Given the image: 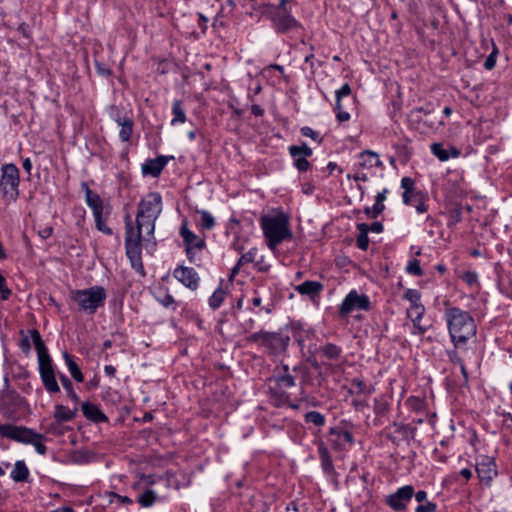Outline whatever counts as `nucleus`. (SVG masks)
Listing matches in <instances>:
<instances>
[{
  "label": "nucleus",
  "mask_w": 512,
  "mask_h": 512,
  "mask_svg": "<svg viewBox=\"0 0 512 512\" xmlns=\"http://www.w3.org/2000/svg\"><path fill=\"white\" fill-rule=\"evenodd\" d=\"M7 438L23 444L33 445L40 455H45L47 452V447L44 444L45 436L25 426L13 425L9 434H7Z\"/></svg>",
  "instance_id": "10"
},
{
  "label": "nucleus",
  "mask_w": 512,
  "mask_h": 512,
  "mask_svg": "<svg viewBox=\"0 0 512 512\" xmlns=\"http://www.w3.org/2000/svg\"><path fill=\"white\" fill-rule=\"evenodd\" d=\"M267 246L274 250L284 240L292 238L289 217L279 212L272 216H263L260 220Z\"/></svg>",
  "instance_id": "4"
},
{
  "label": "nucleus",
  "mask_w": 512,
  "mask_h": 512,
  "mask_svg": "<svg viewBox=\"0 0 512 512\" xmlns=\"http://www.w3.org/2000/svg\"><path fill=\"white\" fill-rule=\"evenodd\" d=\"M199 214L201 215V227L205 230L212 229L215 225L214 217L205 210L200 211Z\"/></svg>",
  "instance_id": "38"
},
{
  "label": "nucleus",
  "mask_w": 512,
  "mask_h": 512,
  "mask_svg": "<svg viewBox=\"0 0 512 512\" xmlns=\"http://www.w3.org/2000/svg\"><path fill=\"white\" fill-rule=\"evenodd\" d=\"M370 308L371 303L367 295L359 294L356 290H351L339 307V315L346 317L354 310L368 311Z\"/></svg>",
  "instance_id": "11"
},
{
  "label": "nucleus",
  "mask_w": 512,
  "mask_h": 512,
  "mask_svg": "<svg viewBox=\"0 0 512 512\" xmlns=\"http://www.w3.org/2000/svg\"><path fill=\"white\" fill-rule=\"evenodd\" d=\"M430 148L431 152L442 162L447 161L450 156L456 158L460 155V151L455 147H451V154H449L441 143H432Z\"/></svg>",
  "instance_id": "24"
},
{
  "label": "nucleus",
  "mask_w": 512,
  "mask_h": 512,
  "mask_svg": "<svg viewBox=\"0 0 512 512\" xmlns=\"http://www.w3.org/2000/svg\"><path fill=\"white\" fill-rule=\"evenodd\" d=\"M81 187L85 192L86 203L91 208L92 212L97 213L103 211L104 206L101 197L90 189L87 182H82Z\"/></svg>",
  "instance_id": "20"
},
{
  "label": "nucleus",
  "mask_w": 512,
  "mask_h": 512,
  "mask_svg": "<svg viewBox=\"0 0 512 512\" xmlns=\"http://www.w3.org/2000/svg\"><path fill=\"white\" fill-rule=\"evenodd\" d=\"M29 469L23 460L16 461L14 468L10 474L15 482H26L29 478Z\"/></svg>",
  "instance_id": "25"
},
{
  "label": "nucleus",
  "mask_w": 512,
  "mask_h": 512,
  "mask_svg": "<svg viewBox=\"0 0 512 512\" xmlns=\"http://www.w3.org/2000/svg\"><path fill=\"white\" fill-rule=\"evenodd\" d=\"M498 54L497 47H494L493 51L488 55L484 61V67L487 70H492L496 65V58Z\"/></svg>",
  "instance_id": "47"
},
{
  "label": "nucleus",
  "mask_w": 512,
  "mask_h": 512,
  "mask_svg": "<svg viewBox=\"0 0 512 512\" xmlns=\"http://www.w3.org/2000/svg\"><path fill=\"white\" fill-rule=\"evenodd\" d=\"M424 313H425V307L421 303L415 304V305H410V307L407 309V317L408 318H413V317L423 318Z\"/></svg>",
  "instance_id": "41"
},
{
  "label": "nucleus",
  "mask_w": 512,
  "mask_h": 512,
  "mask_svg": "<svg viewBox=\"0 0 512 512\" xmlns=\"http://www.w3.org/2000/svg\"><path fill=\"white\" fill-rule=\"evenodd\" d=\"M317 448L323 471L329 475L334 473V465L328 447L324 442L320 441Z\"/></svg>",
  "instance_id": "22"
},
{
  "label": "nucleus",
  "mask_w": 512,
  "mask_h": 512,
  "mask_svg": "<svg viewBox=\"0 0 512 512\" xmlns=\"http://www.w3.org/2000/svg\"><path fill=\"white\" fill-rule=\"evenodd\" d=\"M248 342L258 343L272 354H278L286 350L290 338L276 332L259 331L247 337Z\"/></svg>",
  "instance_id": "9"
},
{
  "label": "nucleus",
  "mask_w": 512,
  "mask_h": 512,
  "mask_svg": "<svg viewBox=\"0 0 512 512\" xmlns=\"http://www.w3.org/2000/svg\"><path fill=\"white\" fill-rule=\"evenodd\" d=\"M77 410V407L74 410H70L61 404H57L55 406L54 418L57 422L71 421L75 417Z\"/></svg>",
  "instance_id": "27"
},
{
  "label": "nucleus",
  "mask_w": 512,
  "mask_h": 512,
  "mask_svg": "<svg viewBox=\"0 0 512 512\" xmlns=\"http://www.w3.org/2000/svg\"><path fill=\"white\" fill-rule=\"evenodd\" d=\"M277 5L271 4L269 2L261 1L255 2L252 5V8L259 12L261 15L271 19L272 14L275 12Z\"/></svg>",
  "instance_id": "31"
},
{
  "label": "nucleus",
  "mask_w": 512,
  "mask_h": 512,
  "mask_svg": "<svg viewBox=\"0 0 512 512\" xmlns=\"http://www.w3.org/2000/svg\"><path fill=\"white\" fill-rule=\"evenodd\" d=\"M63 358L72 378L77 382H83L84 375L81 372L78 364L74 361L73 356H71L68 352H63Z\"/></svg>",
  "instance_id": "26"
},
{
  "label": "nucleus",
  "mask_w": 512,
  "mask_h": 512,
  "mask_svg": "<svg viewBox=\"0 0 512 512\" xmlns=\"http://www.w3.org/2000/svg\"><path fill=\"white\" fill-rule=\"evenodd\" d=\"M95 219L96 229L102 232L105 235H112V229L106 224V219L104 217V210L99 211L97 213H93Z\"/></svg>",
  "instance_id": "32"
},
{
  "label": "nucleus",
  "mask_w": 512,
  "mask_h": 512,
  "mask_svg": "<svg viewBox=\"0 0 512 512\" xmlns=\"http://www.w3.org/2000/svg\"><path fill=\"white\" fill-rule=\"evenodd\" d=\"M352 385L357 388L358 394H366V395L371 394V390H369L367 388L365 382L360 379H353Z\"/></svg>",
  "instance_id": "52"
},
{
  "label": "nucleus",
  "mask_w": 512,
  "mask_h": 512,
  "mask_svg": "<svg viewBox=\"0 0 512 512\" xmlns=\"http://www.w3.org/2000/svg\"><path fill=\"white\" fill-rule=\"evenodd\" d=\"M351 94V87L348 83L342 85L340 89L335 92L336 103H341V99Z\"/></svg>",
  "instance_id": "50"
},
{
  "label": "nucleus",
  "mask_w": 512,
  "mask_h": 512,
  "mask_svg": "<svg viewBox=\"0 0 512 512\" xmlns=\"http://www.w3.org/2000/svg\"><path fill=\"white\" fill-rule=\"evenodd\" d=\"M421 294L416 289H408L404 293V299L410 302V305L420 304Z\"/></svg>",
  "instance_id": "44"
},
{
  "label": "nucleus",
  "mask_w": 512,
  "mask_h": 512,
  "mask_svg": "<svg viewBox=\"0 0 512 512\" xmlns=\"http://www.w3.org/2000/svg\"><path fill=\"white\" fill-rule=\"evenodd\" d=\"M417 210L418 213H424L427 211L426 204L422 201V196L420 195L416 202L413 204Z\"/></svg>",
  "instance_id": "58"
},
{
  "label": "nucleus",
  "mask_w": 512,
  "mask_h": 512,
  "mask_svg": "<svg viewBox=\"0 0 512 512\" xmlns=\"http://www.w3.org/2000/svg\"><path fill=\"white\" fill-rule=\"evenodd\" d=\"M295 0H281L270 21L277 33L287 34L302 29V24L291 14Z\"/></svg>",
  "instance_id": "7"
},
{
  "label": "nucleus",
  "mask_w": 512,
  "mask_h": 512,
  "mask_svg": "<svg viewBox=\"0 0 512 512\" xmlns=\"http://www.w3.org/2000/svg\"><path fill=\"white\" fill-rule=\"evenodd\" d=\"M59 379L61 381V384L63 385V388L67 392L68 398H70L75 404H78L80 402V398L75 393L71 380L64 374H60Z\"/></svg>",
  "instance_id": "33"
},
{
  "label": "nucleus",
  "mask_w": 512,
  "mask_h": 512,
  "mask_svg": "<svg viewBox=\"0 0 512 512\" xmlns=\"http://www.w3.org/2000/svg\"><path fill=\"white\" fill-rule=\"evenodd\" d=\"M115 122L121 127L119 137L121 141L127 142L130 140L133 133L134 122L128 116H121L119 114L114 118Z\"/></svg>",
  "instance_id": "21"
},
{
  "label": "nucleus",
  "mask_w": 512,
  "mask_h": 512,
  "mask_svg": "<svg viewBox=\"0 0 512 512\" xmlns=\"http://www.w3.org/2000/svg\"><path fill=\"white\" fill-rule=\"evenodd\" d=\"M304 420L306 423H311L317 427H322L326 423V417L317 411H309L305 414Z\"/></svg>",
  "instance_id": "34"
},
{
  "label": "nucleus",
  "mask_w": 512,
  "mask_h": 512,
  "mask_svg": "<svg viewBox=\"0 0 512 512\" xmlns=\"http://www.w3.org/2000/svg\"><path fill=\"white\" fill-rule=\"evenodd\" d=\"M162 212V197L158 192H150L138 204L136 226L127 214L125 221V250L132 268L144 274L142 263V241L154 240L155 222ZM155 245V241H153Z\"/></svg>",
  "instance_id": "1"
},
{
  "label": "nucleus",
  "mask_w": 512,
  "mask_h": 512,
  "mask_svg": "<svg viewBox=\"0 0 512 512\" xmlns=\"http://www.w3.org/2000/svg\"><path fill=\"white\" fill-rule=\"evenodd\" d=\"M289 153L292 157H310L312 155V149L303 143L301 146L292 145L289 147Z\"/></svg>",
  "instance_id": "37"
},
{
  "label": "nucleus",
  "mask_w": 512,
  "mask_h": 512,
  "mask_svg": "<svg viewBox=\"0 0 512 512\" xmlns=\"http://www.w3.org/2000/svg\"><path fill=\"white\" fill-rule=\"evenodd\" d=\"M437 505L434 502H426L416 507L415 512H435Z\"/></svg>",
  "instance_id": "53"
},
{
  "label": "nucleus",
  "mask_w": 512,
  "mask_h": 512,
  "mask_svg": "<svg viewBox=\"0 0 512 512\" xmlns=\"http://www.w3.org/2000/svg\"><path fill=\"white\" fill-rule=\"evenodd\" d=\"M257 252V248L253 247L248 252L242 254V256L238 260V266H243L244 264L254 262Z\"/></svg>",
  "instance_id": "40"
},
{
  "label": "nucleus",
  "mask_w": 512,
  "mask_h": 512,
  "mask_svg": "<svg viewBox=\"0 0 512 512\" xmlns=\"http://www.w3.org/2000/svg\"><path fill=\"white\" fill-rule=\"evenodd\" d=\"M444 317L451 341L456 347L466 344L476 335L477 326L469 312L458 307H449L445 309Z\"/></svg>",
  "instance_id": "2"
},
{
  "label": "nucleus",
  "mask_w": 512,
  "mask_h": 512,
  "mask_svg": "<svg viewBox=\"0 0 512 512\" xmlns=\"http://www.w3.org/2000/svg\"><path fill=\"white\" fill-rule=\"evenodd\" d=\"M320 352L327 359L337 360L341 357L342 349H341V347L337 346L336 344L326 343L325 345L320 347Z\"/></svg>",
  "instance_id": "29"
},
{
  "label": "nucleus",
  "mask_w": 512,
  "mask_h": 512,
  "mask_svg": "<svg viewBox=\"0 0 512 512\" xmlns=\"http://www.w3.org/2000/svg\"><path fill=\"white\" fill-rule=\"evenodd\" d=\"M53 233V228L51 226H47L43 229H41L38 234L42 239L49 238Z\"/></svg>",
  "instance_id": "60"
},
{
  "label": "nucleus",
  "mask_w": 512,
  "mask_h": 512,
  "mask_svg": "<svg viewBox=\"0 0 512 512\" xmlns=\"http://www.w3.org/2000/svg\"><path fill=\"white\" fill-rule=\"evenodd\" d=\"M74 462L76 463H86L88 461L86 457V453L84 452H76L73 455Z\"/></svg>",
  "instance_id": "62"
},
{
  "label": "nucleus",
  "mask_w": 512,
  "mask_h": 512,
  "mask_svg": "<svg viewBox=\"0 0 512 512\" xmlns=\"http://www.w3.org/2000/svg\"><path fill=\"white\" fill-rule=\"evenodd\" d=\"M360 166L363 168L382 167L383 163L376 152L365 150L360 153Z\"/></svg>",
  "instance_id": "23"
},
{
  "label": "nucleus",
  "mask_w": 512,
  "mask_h": 512,
  "mask_svg": "<svg viewBox=\"0 0 512 512\" xmlns=\"http://www.w3.org/2000/svg\"><path fill=\"white\" fill-rule=\"evenodd\" d=\"M476 472L480 481L489 485L498 475L494 458L489 456H481L476 463Z\"/></svg>",
  "instance_id": "14"
},
{
  "label": "nucleus",
  "mask_w": 512,
  "mask_h": 512,
  "mask_svg": "<svg viewBox=\"0 0 512 512\" xmlns=\"http://www.w3.org/2000/svg\"><path fill=\"white\" fill-rule=\"evenodd\" d=\"M433 109L431 107V105H426L424 107H416L414 108L412 111H411V114L413 116H416L417 114H425V115H428L430 113H432Z\"/></svg>",
  "instance_id": "57"
},
{
  "label": "nucleus",
  "mask_w": 512,
  "mask_h": 512,
  "mask_svg": "<svg viewBox=\"0 0 512 512\" xmlns=\"http://www.w3.org/2000/svg\"><path fill=\"white\" fill-rule=\"evenodd\" d=\"M357 229L359 231V234L356 239L357 247L362 251H366L369 246L368 224L359 223L357 224Z\"/></svg>",
  "instance_id": "28"
},
{
  "label": "nucleus",
  "mask_w": 512,
  "mask_h": 512,
  "mask_svg": "<svg viewBox=\"0 0 512 512\" xmlns=\"http://www.w3.org/2000/svg\"><path fill=\"white\" fill-rule=\"evenodd\" d=\"M414 495V487L405 485L397 489L393 494L386 497V504L394 511L400 512L406 509Z\"/></svg>",
  "instance_id": "12"
},
{
  "label": "nucleus",
  "mask_w": 512,
  "mask_h": 512,
  "mask_svg": "<svg viewBox=\"0 0 512 512\" xmlns=\"http://www.w3.org/2000/svg\"><path fill=\"white\" fill-rule=\"evenodd\" d=\"M12 291L9 289L6 285V279L5 277L0 274V295L2 300H8L11 296Z\"/></svg>",
  "instance_id": "48"
},
{
  "label": "nucleus",
  "mask_w": 512,
  "mask_h": 512,
  "mask_svg": "<svg viewBox=\"0 0 512 512\" xmlns=\"http://www.w3.org/2000/svg\"><path fill=\"white\" fill-rule=\"evenodd\" d=\"M406 271L409 274H412L415 276H422L424 274V272L420 266V262L417 259H413L408 263V265L406 267Z\"/></svg>",
  "instance_id": "43"
},
{
  "label": "nucleus",
  "mask_w": 512,
  "mask_h": 512,
  "mask_svg": "<svg viewBox=\"0 0 512 512\" xmlns=\"http://www.w3.org/2000/svg\"><path fill=\"white\" fill-rule=\"evenodd\" d=\"M169 158L166 156H159L154 159H148L142 164L143 175H150L152 177H158L164 167L167 165Z\"/></svg>",
  "instance_id": "16"
},
{
  "label": "nucleus",
  "mask_w": 512,
  "mask_h": 512,
  "mask_svg": "<svg viewBox=\"0 0 512 512\" xmlns=\"http://www.w3.org/2000/svg\"><path fill=\"white\" fill-rule=\"evenodd\" d=\"M81 408L85 418L90 421L95 423H103L108 421V417L101 411V409L91 402H84Z\"/></svg>",
  "instance_id": "19"
},
{
  "label": "nucleus",
  "mask_w": 512,
  "mask_h": 512,
  "mask_svg": "<svg viewBox=\"0 0 512 512\" xmlns=\"http://www.w3.org/2000/svg\"><path fill=\"white\" fill-rule=\"evenodd\" d=\"M300 132L303 136L309 137L317 143H322L323 141V138L320 136V134L308 126L302 127Z\"/></svg>",
  "instance_id": "45"
},
{
  "label": "nucleus",
  "mask_w": 512,
  "mask_h": 512,
  "mask_svg": "<svg viewBox=\"0 0 512 512\" xmlns=\"http://www.w3.org/2000/svg\"><path fill=\"white\" fill-rule=\"evenodd\" d=\"M401 187L404 189L403 196L407 198L408 193H414L417 191L415 188V182L410 177H403L401 179Z\"/></svg>",
  "instance_id": "42"
},
{
  "label": "nucleus",
  "mask_w": 512,
  "mask_h": 512,
  "mask_svg": "<svg viewBox=\"0 0 512 512\" xmlns=\"http://www.w3.org/2000/svg\"><path fill=\"white\" fill-rule=\"evenodd\" d=\"M0 191L6 202L16 201L19 196V169L14 164H4L1 168Z\"/></svg>",
  "instance_id": "8"
},
{
  "label": "nucleus",
  "mask_w": 512,
  "mask_h": 512,
  "mask_svg": "<svg viewBox=\"0 0 512 512\" xmlns=\"http://www.w3.org/2000/svg\"><path fill=\"white\" fill-rule=\"evenodd\" d=\"M106 298L105 288L99 285L85 289H72L69 292V300L76 305L77 311L88 315H94L99 308L103 307Z\"/></svg>",
  "instance_id": "5"
},
{
  "label": "nucleus",
  "mask_w": 512,
  "mask_h": 512,
  "mask_svg": "<svg viewBox=\"0 0 512 512\" xmlns=\"http://www.w3.org/2000/svg\"><path fill=\"white\" fill-rule=\"evenodd\" d=\"M413 496H415V499L417 502L422 503V502L426 501V499H427V492L424 490H419L417 492L414 491Z\"/></svg>",
  "instance_id": "64"
},
{
  "label": "nucleus",
  "mask_w": 512,
  "mask_h": 512,
  "mask_svg": "<svg viewBox=\"0 0 512 512\" xmlns=\"http://www.w3.org/2000/svg\"><path fill=\"white\" fill-rule=\"evenodd\" d=\"M463 281H465L468 285H474L478 281V275L475 272L467 271L462 276Z\"/></svg>",
  "instance_id": "54"
},
{
  "label": "nucleus",
  "mask_w": 512,
  "mask_h": 512,
  "mask_svg": "<svg viewBox=\"0 0 512 512\" xmlns=\"http://www.w3.org/2000/svg\"><path fill=\"white\" fill-rule=\"evenodd\" d=\"M381 233L383 231V225L381 222H374L371 225H368V232Z\"/></svg>",
  "instance_id": "63"
},
{
  "label": "nucleus",
  "mask_w": 512,
  "mask_h": 512,
  "mask_svg": "<svg viewBox=\"0 0 512 512\" xmlns=\"http://www.w3.org/2000/svg\"><path fill=\"white\" fill-rule=\"evenodd\" d=\"M328 443L335 451H345L354 444V437L348 430L332 427L328 432Z\"/></svg>",
  "instance_id": "13"
},
{
  "label": "nucleus",
  "mask_w": 512,
  "mask_h": 512,
  "mask_svg": "<svg viewBox=\"0 0 512 512\" xmlns=\"http://www.w3.org/2000/svg\"><path fill=\"white\" fill-rule=\"evenodd\" d=\"M180 235L186 247L196 248V250L201 251L206 246L205 240L189 230L186 223L181 226Z\"/></svg>",
  "instance_id": "17"
},
{
  "label": "nucleus",
  "mask_w": 512,
  "mask_h": 512,
  "mask_svg": "<svg viewBox=\"0 0 512 512\" xmlns=\"http://www.w3.org/2000/svg\"><path fill=\"white\" fill-rule=\"evenodd\" d=\"M164 478H165L168 486H173L175 489H179L180 488V485L177 482V480L175 479V476H174L173 473L166 472Z\"/></svg>",
  "instance_id": "56"
},
{
  "label": "nucleus",
  "mask_w": 512,
  "mask_h": 512,
  "mask_svg": "<svg viewBox=\"0 0 512 512\" xmlns=\"http://www.w3.org/2000/svg\"><path fill=\"white\" fill-rule=\"evenodd\" d=\"M266 384L272 403L276 407H281L288 403L289 394L286 389L295 386V377L290 373L288 365H283L281 369L274 371Z\"/></svg>",
  "instance_id": "6"
},
{
  "label": "nucleus",
  "mask_w": 512,
  "mask_h": 512,
  "mask_svg": "<svg viewBox=\"0 0 512 512\" xmlns=\"http://www.w3.org/2000/svg\"><path fill=\"white\" fill-rule=\"evenodd\" d=\"M334 109L339 122H346L350 119V114L343 110L342 103H335Z\"/></svg>",
  "instance_id": "49"
},
{
  "label": "nucleus",
  "mask_w": 512,
  "mask_h": 512,
  "mask_svg": "<svg viewBox=\"0 0 512 512\" xmlns=\"http://www.w3.org/2000/svg\"><path fill=\"white\" fill-rule=\"evenodd\" d=\"M388 193L387 189H384L382 192H379L375 197V204H374V212L376 214H381L383 210L385 209V206L383 204V201L386 199V194Z\"/></svg>",
  "instance_id": "39"
},
{
  "label": "nucleus",
  "mask_w": 512,
  "mask_h": 512,
  "mask_svg": "<svg viewBox=\"0 0 512 512\" xmlns=\"http://www.w3.org/2000/svg\"><path fill=\"white\" fill-rule=\"evenodd\" d=\"M323 289V284L318 281H304L303 283L295 287V290L299 294L306 295L311 300H315V298H317L320 295Z\"/></svg>",
  "instance_id": "18"
},
{
  "label": "nucleus",
  "mask_w": 512,
  "mask_h": 512,
  "mask_svg": "<svg viewBox=\"0 0 512 512\" xmlns=\"http://www.w3.org/2000/svg\"><path fill=\"white\" fill-rule=\"evenodd\" d=\"M419 196H420V192L419 191H414V193H408L407 194V198H405L402 195L403 203L406 204V205H413L414 202H416V200L418 199Z\"/></svg>",
  "instance_id": "55"
},
{
  "label": "nucleus",
  "mask_w": 512,
  "mask_h": 512,
  "mask_svg": "<svg viewBox=\"0 0 512 512\" xmlns=\"http://www.w3.org/2000/svg\"><path fill=\"white\" fill-rule=\"evenodd\" d=\"M448 356H449V359H450V361L452 363H455V364L463 363L462 359L459 357V355L456 352V350L449 351L448 352Z\"/></svg>",
  "instance_id": "61"
},
{
  "label": "nucleus",
  "mask_w": 512,
  "mask_h": 512,
  "mask_svg": "<svg viewBox=\"0 0 512 512\" xmlns=\"http://www.w3.org/2000/svg\"><path fill=\"white\" fill-rule=\"evenodd\" d=\"M295 159L294 166L301 172L307 171L310 167L309 161L305 157L297 156Z\"/></svg>",
  "instance_id": "51"
},
{
  "label": "nucleus",
  "mask_w": 512,
  "mask_h": 512,
  "mask_svg": "<svg viewBox=\"0 0 512 512\" xmlns=\"http://www.w3.org/2000/svg\"><path fill=\"white\" fill-rule=\"evenodd\" d=\"M172 114L173 118L171 120V125H175L177 123H184L186 121V114L182 106L181 100H174L172 105Z\"/></svg>",
  "instance_id": "30"
},
{
  "label": "nucleus",
  "mask_w": 512,
  "mask_h": 512,
  "mask_svg": "<svg viewBox=\"0 0 512 512\" xmlns=\"http://www.w3.org/2000/svg\"><path fill=\"white\" fill-rule=\"evenodd\" d=\"M174 277L186 287L195 290L198 287V273L190 267L180 266L174 270Z\"/></svg>",
  "instance_id": "15"
},
{
  "label": "nucleus",
  "mask_w": 512,
  "mask_h": 512,
  "mask_svg": "<svg viewBox=\"0 0 512 512\" xmlns=\"http://www.w3.org/2000/svg\"><path fill=\"white\" fill-rule=\"evenodd\" d=\"M30 334L38 355L39 374L42 384L48 393H59L60 387L56 380V373L53 367V361L41 338V335L39 331L36 329L30 330Z\"/></svg>",
  "instance_id": "3"
},
{
  "label": "nucleus",
  "mask_w": 512,
  "mask_h": 512,
  "mask_svg": "<svg viewBox=\"0 0 512 512\" xmlns=\"http://www.w3.org/2000/svg\"><path fill=\"white\" fill-rule=\"evenodd\" d=\"M226 297V292L221 287L216 289L212 296L209 298V306L212 309H217L221 306Z\"/></svg>",
  "instance_id": "36"
},
{
  "label": "nucleus",
  "mask_w": 512,
  "mask_h": 512,
  "mask_svg": "<svg viewBox=\"0 0 512 512\" xmlns=\"http://www.w3.org/2000/svg\"><path fill=\"white\" fill-rule=\"evenodd\" d=\"M409 319L413 323V327H414L413 333L414 334L423 335V334L426 333V331L428 330V326H424V325L421 324L422 318H420V317H413V318H409Z\"/></svg>",
  "instance_id": "46"
},
{
  "label": "nucleus",
  "mask_w": 512,
  "mask_h": 512,
  "mask_svg": "<svg viewBox=\"0 0 512 512\" xmlns=\"http://www.w3.org/2000/svg\"><path fill=\"white\" fill-rule=\"evenodd\" d=\"M20 348L21 350L24 352V353H29L30 352V349H31V346H30V340L28 339V337H24L21 341H20Z\"/></svg>",
  "instance_id": "59"
},
{
  "label": "nucleus",
  "mask_w": 512,
  "mask_h": 512,
  "mask_svg": "<svg viewBox=\"0 0 512 512\" xmlns=\"http://www.w3.org/2000/svg\"><path fill=\"white\" fill-rule=\"evenodd\" d=\"M156 500L157 494L151 489H147L138 496V502L142 507H150L156 502Z\"/></svg>",
  "instance_id": "35"
}]
</instances>
